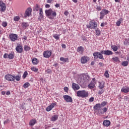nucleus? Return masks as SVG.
I'll list each match as a JSON object with an SVG mask.
<instances>
[{"label":"nucleus","mask_w":129,"mask_h":129,"mask_svg":"<svg viewBox=\"0 0 129 129\" xmlns=\"http://www.w3.org/2000/svg\"><path fill=\"white\" fill-rule=\"evenodd\" d=\"M102 54H103L104 55H107L109 56V55H112V54H113V52L109 50H101L100 52H94L93 54V56H94V59L99 58L104 60V58H103V55H102Z\"/></svg>","instance_id":"1"},{"label":"nucleus","mask_w":129,"mask_h":129,"mask_svg":"<svg viewBox=\"0 0 129 129\" xmlns=\"http://www.w3.org/2000/svg\"><path fill=\"white\" fill-rule=\"evenodd\" d=\"M45 14L48 18H49V19L50 20H53L54 18L57 16V13H56V12L53 11V10H52L51 9L46 10Z\"/></svg>","instance_id":"2"},{"label":"nucleus","mask_w":129,"mask_h":129,"mask_svg":"<svg viewBox=\"0 0 129 129\" xmlns=\"http://www.w3.org/2000/svg\"><path fill=\"white\" fill-rule=\"evenodd\" d=\"M77 96L78 97H82V98L87 97L88 96V92L85 90L78 91L77 92Z\"/></svg>","instance_id":"3"},{"label":"nucleus","mask_w":129,"mask_h":129,"mask_svg":"<svg viewBox=\"0 0 129 129\" xmlns=\"http://www.w3.org/2000/svg\"><path fill=\"white\" fill-rule=\"evenodd\" d=\"M89 76L86 74H83L80 76V79H81L80 83L82 84L85 83V82H88L90 79Z\"/></svg>","instance_id":"4"},{"label":"nucleus","mask_w":129,"mask_h":129,"mask_svg":"<svg viewBox=\"0 0 129 129\" xmlns=\"http://www.w3.org/2000/svg\"><path fill=\"white\" fill-rule=\"evenodd\" d=\"M87 28L88 29H96L97 28V23L93 20L90 21L89 25H87Z\"/></svg>","instance_id":"5"},{"label":"nucleus","mask_w":129,"mask_h":129,"mask_svg":"<svg viewBox=\"0 0 129 129\" xmlns=\"http://www.w3.org/2000/svg\"><path fill=\"white\" fill-rule=\"evenodd\" d=\"M95 84H96V79L93 78L91 82L88 85V87L90 89H93L95 87Z\"/></svg>","instance_id":"6"},{"label":"nucleus","mask_w":129,"mask_h":129,"mask_svg":"<svg viewBox=\"0 0 129 129\" xmlns=\"http://www.w3.org/2000/svg\"><path fill=\"white\" fill-rule=\"evenodd\" d=\"M109 13V11L106 9H103L101 12L100 13V20H102L104 18L105 15H107Z\"/></svg>","instance_id":"7"},{"label":"nucleus","mask_w":129,"mask_h":129,"mask_svg":"<svg viewBox=\"0 0 129 129\" xmlns=\"http://www.w3.org/2000/svg\"><path fill=\"white\" fill-rule=\"evenodd\" d=\"M5 79L8 81H15V77L13 75L10 74L5 76Z\"/></svg>","instance_id":"8"},{"label":"nucleus","mask_w":129,"mask_h":129,"mask_svg":"<svg viewBox=\"0 0 129 129\" xmlns=\"http://www.w3.org/2000/svg\"><path fill=\"white\" fill-rule=\"evenodd\" d=\"M10 39L12 42H15L16 40H18V35L15 34H11L9 35Z\"/></svg>","instance_id":"9"},{"label":"nucleus","mask_w":129,"mask_h":129,"mask_svg":"<svg viewBox=\"0 0 129 129\" xmlns=\"http://www.w3.org/2000/svg\"><path fill=\"white\" fill-rule=\"evenodd\" d=\"M6 4L4 3L3 1H0V11L5 12L6 11Z\"/></svg>","instance_id":"10"},{"label":"nucleus","mask_w":129,"mask_h":129,"mask_svg":"<svg viewBox=\"0 0 129 129\" xmlns=\"http://www.w3.org/2000/svg\"><path fill=\"white\" fill-rule=\"evenodd\" d=\"M51 55H52V52L50 51L47 50L43 52V56L45 58H49L51 57Z\"/></svg>","instance_id":"11"},{"label":"nucleus","mask_w":129,"mask_h":129,"mask_svg":"<svg viewBox=\"0 0 129 129\" xmlns=\"http://www.w3.org/2000/svg\"><path fill=\"white\" fill-rule=\"evenodd\" d=\"M16 50L18 53H23V51H24V49L23 48V46L20 44H18L17 47H16Z\"/></svg>","instance_id":"12"},{"label":"nucleus","mask_w":129,"mask_h":129,"mask_svg":"<svg viewBox=\"0 0 129 129\" xmlns=\"http://www.w3.org/2000/svg\"><path fill=\"white\" fill-rule=\"evenodd\" d=\"M88 60H89V57L87 56H82L81 58V62L82 64H85V63H87Z\"/></svg>","instance_id":"13"},{"label":"nucleus","mask_w":129,"mask_h":129,"mask_svg":"<svg viewBox=\"0 0 129 129\" xmlns=\"http://www.w3.org/2000/svg\"><path fill=\"white\" fill-rule=\"evenodd\" d=\"M63 97L67 102H72V98L70 96L64 95Z\"/></svg>","instance_id":"14"},{"label":"nucleus","mask_w":129,"mask_h":129,"mask_svg":"<svg viewBox=\"0 0 129 129\" xmlns=\"http://www.w3.org/2000/svg\"><path fill=\"white\" fill-rule=\"evenodd\" d=\"M32 13V9L28 8L26 10L25 13L24 17L25 18H27V17H30V15Z\"/></svg>","instance_id":"15"},{"label":"nucleus","mask_w":129,"mask_h":129,"mask_svg":"<svg viewBox=\"0 0 129 129\" xmlns=\"http://www.w3.org/2000/svg\"><path fill=\"white\" fill-rule=\"evenodd\" d=\"M56 106V103H52L46 108V111H50V110H52V109L54 108V106Z\"/></svg>","instance_id":"16"},{"label":"nucleus","mask_w":129,"mask_h":129,"mask_svg":"<svg viewBox=\"0 0 129 129\" xmlns=\"http://www.w3.org/2000/svg\"><path fill=\"white\" fill-rule=\"evenodd\" d=\"M72 88L74 89V90H78L80 89V87L79 86V85L75 83H73Z\"/></svg>","instance_id":"17"},{"label":"nucleus","mask_w":129,"mask_h":129,"mask_svg":"<svg viewBox=\"0 0 129 129\" xmlns=\"http://www.w3.org/2000/svg\"><path fill=\"white\" fill-rule=\"evenodd\" d=\"M121 92H124V93H127L129 92V88L127 86L123 87L121 89Z\"/></svg>","instance_id":"18"},{"label":"nucleus","mask_w":129,"mask_h":129,"mask_svg":"<svg viewBox=\"0 0 129 129\" xmlns=\"http://www.w3.org/2000/svg\"><path fill=\"white\" fill-rule=\"evenodd\" d=\"M103 124L105 125V126H109V125H110V121L109 120H105L103 121Z\"/></svg>","instance_id":"19"},{"label":"nucleus","mask_w":129,"mask_h":129,"mask_svg":"<svg viewBox=\"0 0 129 129\" xmlns=\"http://www.w3.org/2000/svg\"><path fill=\"white\" fill-rule=\"evenodd\" d=\"M104 82H99V88L100 89H102L103 88H104Z\"/></svg>","instance_id":"20"},{"label":"nucleus","mask_w":129,"mask_h":129,"mask_svg":"<svg viewBox=\"0 0 129 129\" xmlns=\"http://www.w3.org/2000/svg\"><path fill=\"white\" fill-rule=\"evenodd\" d=\"M101 107V106L100 104L98 103L94 106V109H95V110H98V109H100Z\"/></svg>","instance_id":"21"},{"label":"nucleus","mask_w":129,"mask_h":129,"mask_svg":"<svg viewBox=\"0 0 129 129\" xmlns=\"http://www.w3.org/2000/svg\"><path fill=\"white\" fill-rule=\"evenodd\" d=\"M58 119V115H54L51 118V121H56Z\"/></svg>","instance_id":"22"},{"label":"nucleus","mask_w":129,"mask_h":129,"mask_svg":"<svg viewBox=\"0 0 129 129\" xmlns=\"http://www.w3.org/2000/svg\"><path fill=\"white\" fill-rule=\"evenodd\" d=\"M36 120L35 119H33L31 120L29 122V125H31V126H33L35 124V123H36Z\"/></svg>","instance_id":"23"},{"label":"nucleus","mask_w":129,"mask_h":129,"mask_svg":"<svg viewBox=\"0 0 129 129\" xmlns=\"http://www.w3.org/2000/svg\"><path fill=\"white\" fill-rule=\"evenodd\" d=\"M14 80H16V81H20L21 80V76L20 75H17L16 76L14 75Z\"/></svg>","instance_id":"24"},{"label":"nucleus","mask_w":129,"mask_h":129,"mask_svg":"<svg viewBox=\"0 0 129 129\" xmlns=\"http://www.w3.org/2000/svg\"><path fill=\"white\" fill-rule=\"evenodd\" d=\"M39 16H40V18H38L39 20H40V19H43V9L42 8L39 9Z\"/></svg>","instance_id":"25"},{"label":"nucleus","mask_w":129,"mask_h":129,"mask_svg":"<svg viewBox=\"0 0 129 129\" xmlns=\"http://www.w3.org/2000/svg\"><path fill=\"white\" fill-rule=\"evenodd\" d=\"M32 62L34 65H37L38 63H39V61H38V59L36 58H33L32 60Z\"/></svg>","instance_id":"26"},{"label":"nucleus","mask_w":129,"mask_h":129,"mask_svg":"<svg viewBox=\"0 0 129 129\" xmlns=\"http://www.w3.org/2000/svg\"><path fill=\"white\" fill-rule=\"evenodd\" d=\"M22 27L24 29H26V28H28V27H29V24L28 23L23 22Z\"/></svg>","instance_id":"27"},{"label":"nucleus","mask_w":129,"mask_h":129,"mask_svg":"<svg viewBox=\"0 0 129 129\" xmlns=\"http://www.w3.org/2000/svg\"><path fill=\"white\" fill-rule=\"evenodd\" d=\"M24 51H30L31 50V47L28 45H25L24 47Z\"/></svg>","instance_id":"28"},{"label":"nucleus","mask_w":129,"mask_h":129,"mask_svg":"<svg viewBox=\"0 0 129 129\" xmlns=\"http://www.w3.org/2000/svg\"><path fill=\"white\" fill-rule=\"evenodd\" d=\"M121 65L122 66H124V67H125L126 66H127L128 65V61H122Z\"/></svg>","instance_id":"29"},{"label":"nucleus","mask_w":129,"mask_h":129,"mask_svg":"<svg viewBox=\"0 0 129 129\" xmlns=\"http://www.w3.org/2000/svg\"><path fill=\"white\" fill-rule=\"evenodd\" d=\"M60 61H62V62H64V63H66V62H68V58H64V57H60Z\"/></svg>","instance_id":"30"},{"label":"nucleus","mask_w":129,"mask_h":129,"mask_svg":"<svg viewBox=\"0 0 129 129\" xmlns=\"http://www.w3.org/2000/svg\"><path fill=\"white\" fill-rule=\"evenodd\" d=\"M95 32H96V35L97 36H99L100 34H101V32L100 31V30H99V29H98V28H97L95 30Z\"/></svg>","instance_id":"31"},{"label":"nucleus","mask_w":129,"mask_h":129,"mask_svg":"<svg viewBox=\"0 0 129 129\" xmlns=\"http://www.w3.org/2000/svg\"><path fill=\"white\" fill-rule=\"evenodd\" d=\"M111 48L113 51H114V52H116V51H117V50L118 49V48L117 47V46L113 45L111 46Z\"/></svg>","instance_id":"32"},{"label":"nucleus","mask_w":129,"mask_h":129,"mask_svg":"<svg viewBox=\"0 0 129 129\" xmlns=\"http://www.w3.org/2000/svg\"><path fill=\"white\" fill-rule=\"evenodd\" d=\"M40 9V6L38 5H36V7L33 9V11H36V12H38Z\"/></svg>","instance_id":"33"},{"label":"nucleus","mask_w":129,"mask_h":129,"mask_svg":"<svg viewBox=\"0 0 129 129\" xmlns=\"http://www.w3.org/2000/svg\"><path fill=\"white\" fill-rule=\"evenodd\" d=\"M30 86V83L27 82L23 85L24 88H28Z\"/></svg>","instance_id":"34"},{"label":"nucleus","mask_w":129,"mask_h":129,"mask_svg":"<svg viewBox=\"0 0 129 129\" xmlns=\"http://www.w3.org/2000/svg\"><path fill=\"white\" fill-rule=\"evenodd\" d=\"M20 19L19 16H15L14 18V21H15V22H19V21H20Z\"/></svg>","instance_id":"35"},{"label":"nucleus","mask_w":129,"mask_h":129,"mask_svg":"<svg viewBox=\"0 0 129 129\" xmlns=\"http://www.w3.org/2000/svg\"><path fill=\"white\" fill-rule=\"evenodd\" d=\"M53 38H54V39H56V40H59V39L60 38V36L58 34H54L53 35Z\"/></svg>","instance_id":"36"},{"label":"nucleus","mask_w":129,"mask_h":129,"mask_svg":"<svg viewBox=\"0 0 129 129\" xmlns=\"http://www.w3.org/2000/svg\"><path fill=\"white\" fill-rule=\"evenodd\" d=\"M112 60H113L115 62H119V59L117 57H113Z\"/></svg>","instance_id":"37"},{"label":"nucleus","mask_w":129,"mask_h":129,"mask_svg":"<svg viewBox=\"0 0 129 129\" xmlns=\"http://www.w3.org/2000/svg\"><path fill=\"white\" fill-rule=\"evenodd\" d=\"M78 52H82L83 51V47L82 46H80L78 47Z\"/></svg>","instance_id":"38"},{"label":"nucleus","mask_w":129,"mask_h":129,"mask_svg":"<svg viewBox=\"0 0 129 129\" xmlns=\"http://www.w3.org/2000/svg\"><path fill=\"white\" fill-rule=\"evenodd\" d=\"M104 76H105V77H106V78H108L109 77V74H108V71H106L105 72Z\"/></svg>","instance_id":"39"},{"label":"nucleus","mask_w":129,"mask_h":129,"mask_svg":"<svg viewBox=\"0 0 129 129\" xmlns=\"http://www.w3.org/2000/svg\"><path fill=\"white\" fill-rule=\"evenodd\" d=\"M124 44L125 46H127L129 44V40L128 39H125L124 41Z\"/></svg>","instance_id":"40"},{"label":"nucleus","mask_w":129,"mask_h":129,"mask_svg":"<svg viewBox=\"0 0 129 129\" xmlns=\"http://www.w3.org/2000/svg\"><path fill=\"white\" fill-rule=\"evenodd\" d=\"M8 58L9 59H13L14 55L13 54V53H10L9 54H8Z\"/></svg>","instance_id":"41"},{"label":"nucleus","mask_w":129,"mask_h":129,"mask_svg":"<svg viewBox=\"0 0 129 129\" xmlns=\"http://www.w3.org/2000/svg\"><path fill=\"white\" fill-rule=\"evenodd\" d=\"M31 70L34 72H37L38 71V69H36L35 67H32L31 68Z\"/></svg>","instance_id":"42"},{"label":"nucleus","mask_w":129,"mask_h":129,"mask_svg":"<svg viewBox=\"0 0 129 129\" xmlns=\"http://www.w3.org/2000/svg\"><path fill=\"white\" fill-rule=\"evenodd\" d=\"M2 26H3V27H4V28H6V27H7V26H8V23L3 22L2 23Z\"/></svg>","instance_id":"43"},{"label":"nucleus","mask_w":129,"mask_h":129,"mask_svg":"<svg viewBox=\"0 0 129 129\" xmlns=\"http://www.w3.org/2000/svg\"><path fill=\"white\" fill-rule=\"evenodd\" d=\"M107 103V102L103 101L101 103V106H105L106 105V104Z\"/></svg>","instance_id":"44"},{"label":"nucleus","mask_w":129,"mask_h":129,"mask_svg":"<svg viewBox=\"0 0 129 129\" xmlns=\"http://www.w3.org/2000/svg\"><path fill=\"white\" fill-rule=\"evenodd\" d=\"M103 92H104V90L102 89V90L99 91L98 94H99L100 95H101V94H102V93H103Z\"/></svg>","instance_id":"45"},{"label":"nucleus","mask_w":129,"mask_h":129,"mask_svg":"<svg viewBox=\"0 0 129 129\" xmlns=\"http://www.w3.org/2000/svg\"><path fill=\"white\" fill-rule=\"evenodd\" d=\"M28 75V72H25L23 74V78H26Z\"/></svg>","instance_id":"46"},{"label":"nucleus","mask_w":129,"mask_h":129,"mask_svg":"<svg viewBox=\"0 0 129 129\" xmlns=\"http://www.w3.org/2000/svg\"><path fill=\"white\" fill-rule=\"evenodd\" d=\"M4 58L5 59H7V58H9V54L8 53H5L4 55Z\"/></svg>","instance_id":"47"},{"label":"nucleus","mask_w":129,"mask_h":129,"mask_svg":"<svg viewBox=\"0 0 129 129\" xmlns=\"http://www.w3.org/2000/svg\"><path fill=\"white\" fill-rule=\"evenodd\" d=\"M120 24H121V22L119 21H117L116 23V25L118 27H119V26H120Z\"/></svg>","instance_id":"48"},{"label":"nucleus","mask_w":129,"mask_h":129,"mask_svg":"<svg viewBox=\"0 0 129 129\" xmlns=\"http://www.w3.org/2000/svg\"><path fill=\"white\" fill-rule=\"evenodd\" d=\"M93 100H94V98L93 97H92L89 99V102H92Z\"/></svg>","instance_id":"49"},{"label":"nucleus","mask_w":129,"mask_h":129,"mask_svg":"<svg viewBox=\"0 0 129 129\" xmlns=\"http://www.w3.org/2000/svg\"><path fill=\"white\" fill-rule=\"evenodd\" d=\"M99 65L100 67H103V66H104V63L102 62H99Z\"/></svg>","instance_id":"50"},{"label":"nucleus","mask_w":129,"mask_h":129,"mask_svg":"<svg viewBox=\"0 0 129 129\" xmlns=\"http://www.w3.org/2000/svg\"><path fill=\"white\" fill-rule=\"evenodd\" d=\"M106 23L103 22L101 24V27H104V26H106Z\"/></svg>","instance_id":"51"},{"label":"nucleus","mask_w":129,"mask_h":129,"mask_svg":"<svg viewBox=\"0 0 129 129\" xmlns=\"http://www.w3.org/2000/svg\"><path fill=\"white\" fill-rule=\"evenodd\" d=\"M97 11H101V7L100 6H97Z\"/></svg>","instance_id":"52"},{"label":"nucleus","mask_w":129,"mask_h":129,"mask_svg":"<svg viewBox=\"0 0 129 129\" xmlns=\"http://www.w3.org/2000/svg\"><path fill=\"white\" fill-rule=\"evenodd\" d=\"M52 2H53V0H47V1H46L47 4H51Z\"/></svg>","instance_id":"53"},{"label":"nucleus","mask_w":129,"mask_h":129,"mask_svg":"<svg viewBox=\"0 0 129 129\" xmlns=\"http://www.w3.org/2000/svg\"><path fill=\"white\" fill-rule=\"evenodd\" d=\"M61 47L63 49H66V45H65L64 44H61Z\"/></svg>","instance_id":"54"},{"label":"nucleus","mask_w":129,"mask_h":129,"mask_svg":"<svg viewBox=\"0 0 129 129\" xmlns=\"http://www.w3.org/2000/svg\"><path fill=\"white\" fill-rule=\"evenodd\" d=\"M103 112H106L107 111V108L106 107H105L103 109Z\"/></svg>","instance_id":"55"},{"label":"nucleus","mask_w":129,"mask_h":129,"mask_svg":"<svg viewBox=\"0 0 129 129\" xmlns=\"http://www.w3.org/2000/svg\"><path fill=\"white\" fill-rule=\"evenodd\" d=\"M64 90L66 91V92H67L68 91V87H66L64 88Z\"/></svg>","instance_id":"56"},{"label":"nucleus","mask_w":129,"mask_h":129,"mask_svg":"<svg viewBox=\"0 0 129 129\" xmlns=\"http://www.w3.org/2000/svg\"><path fill=\"white\" fill-rule=\"evenodd\" d=\"M45 8H46V9H49V8H50V5L46 4L45 5Z\"/></svg>","instance_id":"57"},{"label":"nucleus","mask_w":129,"mask_h":129,"mask_svg":"<svg viewBox=\"0 0 129 129\" xmlns=\"http://www.w3.org/2000/svg\"><path fill=\"white\" fill-rule=\"evenodd\" d=\"M64 14L65 16H68V15H69V13H68V12H67V11H66L64 13Z\"/></svg>","instance_id":"58"},{"label":"nucleus","mask_w":129,"mask_h":129,"mask_svg":"<svg viewBox=\"0 0 129 129\" xmlns=\"http://www.w3.org/2000/svg\"><path fill=\"white\" fill-rule=\"evenodd\" d=\"M9 119H7V120H5L4 121V124H6L8 123V122H9Z\"/></svg>","instance_id":"59"},{"label":"nucleus","mask_w":129,"mask_h":129,"mask_svg":"<svg viewBox=\"0 0 129 129\" xmlns=\"http://www.w3.org/2000/svg\"><path fill=\"white\" fill-rule=\"evenodd\" d=\"M7 95H10L11 94V92L10 91H8L6 92Z\"/></svg>","instance_id":"60"},{"label":"nucleus","mask_w":129,"mask_h":129,"mask_svg":"<svg viewBox=\"0 0 129 129\" xmlns=\"http://www.w3.org/2000/svg\"><path fill=\"white\" fill-rule=\"evenodd\" d=\"M55 8H59L60 7V5L56 4L55 5Z\"/></svg>","instance_id":"61"},{"label":"nucleus","mask_w":129,"mask_h":129,"mask_svg":"<svg viewBox=\"0 0 129 129\" xmlns=\"http://www.w3.org/2000/svg\"><path fill=\"white\" fill-rule=\"evenodd\" d=\"M122 21H123V19L122 18H120L118 20L119 22H120L121 23V22H122Z\"/></svg>","instance_id":"62"},{"label":"nucleus","mask_w":129,"mask_h":129,"mask_svg":"<svg viewBox=\"0 0 129 129\" xmlns=\"http://www.w3.org/2000/svg\"><path fill=\"white\" fill-rule=\"evenodd\" d=\"M2 94L3 95H5V94H6V92H5V91H2Z\"/></svg>","instance_id":"63"},{"label":"nucleus","mask_w":129,"mask_h":129,"mask_svg":"<svg viewBox=\"0 0 129 129\" xmlns=\"http://www.w3.org/2000/svg\"><path fill=\"white\" fill-rule=\"evenodd\" d=\"M115 3H120V0H114Z\"/></svg>","instance_id":"64"}]
</instances>
